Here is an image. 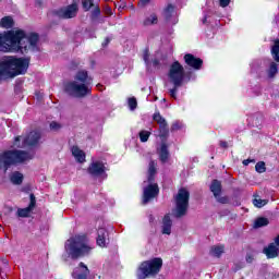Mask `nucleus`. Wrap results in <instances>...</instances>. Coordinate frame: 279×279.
Here are the masks:
<instances>
[{"label":"nucleus","mask_w":279,"mask_h":279,"mask_svg":"<svg viewBox=\"0 0 279 279\" xmlns=\"http://www.w3.org/2000/svg\"><path fill=\"white\" fill-rule=\"evenodd\" d=\"M90 82H93V78L88 76V72L81 70L75 74L74 81H70L64 85V92L75 99H84V97H88L93 93V88L89 86Z\"/></svg>","instance_id":"f257e3e1"},{"label":"nucleus","mask_w":279,"mask_h":279,"mask_svg":"<svg viewBox=\"0 0 279 279\" xmlns=\"http://www.w3.org/2000/svg\"><path fill=\"white\" fill-rule=\"evenodd\" d=\"M29 69V59L3 57L0 59V80H12L25 75Z\"/></svg>","instance_id":"f03ea898"},{"label":"nucleus","mask_w":279,"mask_h":279,"mask_svg":"<svg viewBox=\"0 0 279 279\" xmlns=\"http://www.w3.org/2000/svg\"><path fill=\"white\" fill-rule=\"evenodd\" d=\"M65 254L62 256L63 260L66 263L69 258L72 260H77V258H84L93 252V246L88 242V239L84 235H75L65 241L64 244Z\"/></svg>","instance_id":"7ed1b4c3"},{"label":"nucleus","mask_w":279,"mask_h":279,"mask_svg":"<svg viewBox=\"0 0 279 279\" xmlns=\"http://www.w3.org/2000/svg\"><path fill=\"white\" fill-rule=\"evenodd\" d=\"M34 155L25 150H7L0 154V175L2 173H8V169L12 165H21L25 160H32Z\"/></svg>","instance_id":"20e7f679"},{"label":"nucleus","mask_w":279,"mask_h":279,"mask_svg":"<svg viewBox=\"0 0 279 279\" xmlns=\"http://www.w3.org/2000/svg\"><path fill=\"white\" fill-rule=\"evenodd\" d=\"M17 51L29 53V51H40V36L38 33H27L23 31V36L16 39Z\"/></svg>","instance_id":"39448f33"},{"label":"nucleus","mask_w":279,"mask_h":279,"mask_svg":"<svg viewBox=\"0 0 279 279\" xmlns=\"http://www.w3.org/2000/svg\"><path fill=\"white\" fill-rule=\"evenodd\" d=\"M168 80L170 84H173V88L169 90L170 96L173 99H178L177 93L178 88L184 84V66L180 62L175 61L170 65L168 72Z\"/></svg>","instance_id":"423d86ee"},{"label":"nucleus","mask_w":279,"mask_h":279,"mask_svg":"<svg viewBox=\"0 0 279 279\" xmlns=\"http://www.w3.org/2000/svg\"><path fill=\"white\" fill-rule=\"evenodd\" d=\"M23 29L9 31L0 33V51L8 53V51H19L17 38H22Z\"/></svg>","instance_id":"0eeeda50"},{"label":"nucleus","mask_w":279,"mask_h":279,"mask_svg":"<svg viewBox=\"0 0 279 279\" xmlns=\"http://www.w3.org/2000/svg\"><path fill=\"white\" fill-rule=\"evenodd\" d=\"M189 199H191V193H189L186 189H180L174 197L175 206L172 210V215L175 219L186 217V213H189Z\"/></svg>","instance_id":"6e6552de"},{"label":"nucleus","mask_w":279,"mask_h":279,"mask_svg":"<svg viewBox=\"0 0 279 279\" xmlns=\"http://www.w3.org/2000/svg\"><path fill=\"white\" fill-rule=\"evenodd\" d=\"M160 269H162V258H154L143 262L137 269V278H153L154 276H157V274H160Z\"/></svg>","instance_id":"1a4fd4ad"},{"label":"nucleus","mask_w":279,"mask_h":279,"mask_svg":"<svg viewBox=\"0 0 279 279\" xmlns=\"http://www.w3.org/2000/svg\"><path fill=\"white\" fill-rule=\"evenodd\" d=\"M40 132L32 131L24 136H17L14 140V147H36L40 143Z\"/></svg>","instance_id":"9d476101"},{"label":"nucleus","mask_w":279,"mask_h":279,"mask_svg":"<svg viewBox=\"0 0 279 279\" xmlns=\"http://www.w3.org/2000/svg\"><path fill=\"white\" fill-rule=\"evenodd\" d=\"M214 197L219 202V204H228L229 199L227 196H221L222 193V185L221 181L215 179L211 181V184L209 186Z\"/></svg>","instance_id":"9b49d317"},{"label":"nucleus","mask_w":279,"mask_h":279,"mask_svg":"<svg viewBox=\"0 0 279 279\" xmlns=\"http://www.w3.org/2000/svg\"><path fill=\"white\" fill-rule=\"evenodd\" d=\"M77 4L73 3L63 9L54 11V15L59 19H75L77 16Z\"/></svg>","instance_id":"f8f14e48"},{"label":"nucleus","mask_w":279,"mask_h":279,"mask_svg":"<svg viewBox=\"0 0 279 279\" xmlns=\"http://www.w3.org/2000/svg\"><path fill=\"white\" fill-rule=\"evenodd\" d=\"M87 171L94 178H101L106 174V166H104L102 161H93Z\"/></svg>","instance_id":"ddd939ff"},{"label":"nucleus","mask_w":279,"mask_h":279,"mask_svg":"<svg viewBox=\"0 0 279 279\" xmlns=\"http://www.w3.org/2000/svg\"><path fill=\"white\" fill-rule=\"evenodd\" d=\"M158 193H159L158 184H156V183L148 184V186H146L144 189L143 204H149V202H151V199H154V197L158 196Z\"/></svg>","instance_id":"4468645a"},{"label":"nucleus","mask_w":279,"mask_h":279,"mask_svg":"<svg viewBox=\"0 0 279 279\" xmlns=\"http://www.w3.org/2000/svg\"><path fill=\"white\" fill-rule=\"evenodd\" d=\"M154 121L158 123L159 125V136L161 138H165V136H168L169 134V124L167 123V120L160 116V112H157L153 116Z\"/></svg>","instance_id":"2eb2a0df"},{"label":"nucleus","mask_w":279,"mask_h":279,"mask_svg":"<svg viewBox=\"0 0 279 279\" xmlns=\"http://www.w3.org/2000/svg\"><path fill=\"white\" fill-rule=\"evenodd\" d=\"M72 276L74 279H88V276H90V270L88 269L87 265L81 262L72 272Z\"/></svg>","instance_id":"dca6fc26"},{"label":"nucleus","mask_w":279,"mask_h":279,"mask_svg":"<svg viewBox=\"0 0 279 279\" xmlns=\"http://www.w3.org/2000/svg\"><path fill=\"white\" fill-rule=\"evenodd\" d=\"M29 197H31V203L28 207L17 209V213H16L17 217H23V218L29 217L34 208H36V196H34V194H31Z\"/></svg>","instance_id":"f3484780"},{"label":"nucleus","mask_w":279,"mask_h":279,"mask_svg":"<svg viewBox=\"0 0 279 279\" xmlns=\"http://www.w3.org/2000/svg\"><path fill=\"white\" fill-rule=\"evenodd\" d=\"M185 63L189 66H192V69H195V71H199L202 69V65L204 64V61L199 58H195V56L187 53L184 56Z\"/></svg>","instance_id":"a211bd4d"},{"label":"nucleus","mask_w":279,"mask_h":279,"mask_svg":"<svg viewBox=\"0 0 279 279\" xmlns=\"http://www.w3.org/2000/svg\"><path fill=\"white\" fill-rule=\"evenodd\" d=\"M173 226V221L171 220V216L169 214L165 215L162 218L161 232L163 234H171V228Z\"/></svg>","instance_id":"6ab92c4d"},{"label":"nucleus","mask_w":279,"mask_h":279,"mask_svg":"<svg viewBox=\"0 0 279 279\" xmlns=\"http://www.w3.org/2000/svg\"><path fill=\"white\" fill-rule=\"evenodd\" d=\"M263 253L266 254L267 258H278L279 248L275 243H270L268 246L264 247Z\"/></svg>","instance_id":"aec40b11"},{"label":"nucleus","mask_w":279,"mask_h":279,"mask_svg":"<svg viewBox=\"0 0 279 279\" xmlns=\"http://www.w3.org/2000/svg\"><path fill=\"white\" fill-rule=\"evenodd\" d=\"M72 156L75 158L76 162H86V153L84 150L80 149L77 146H73L72 149Z\"/></svg>","instance_id":"412c9836"},{"label":"nucleus","mask_w":279,"mask_h":279,"mask_svg":"<svg viewBox=\"0 0 279 279\" xmlns=\"http://www.w3.org/2000/svg\"><path fill=\"white\" fill-rule=\"evenodd\" d=\"M106 239H108V231H106L104 228H100L98 230L97 245H99V247H106Z\"/></svg>","instance_id":"4be33fe9"},{"label":"nucleus","mask_w":279,"mask_h":279,"mask_svg":"<svg viewBox=\"0 0 279 279\" xmlns=\"http://www.w3.org/2000/svg\"><path fill=\"white\" fill-rule=\"evenodd\" d=\"M157 154L161 162H167V160H169V148L167 147V144H161L160 148L157 149Z\"/></svg>","instance_id":"5701e85b"},{"label":"nucleus","mask_w":279,"mask_h":279,"mask_svg":"<svg viewBox=\"0 0 279 279\" xmlns=\"http://www.w3.org/2000/svg\"><path fill=\"white\" fill-rule=\"evenodd\" d=\"M0 27L2 29H12L14 27V19L10 15L2 17L0 20Z\"/></svg>","instance_id":"b1692460"},{"label":"nucleus","mask_w":279,"mask_h":279,"mask_svg":"<svg viewBox=\"0 0 279 279\" xmlns=\"http://www.w3.org/2000/svg\"><path fill=\"white\" fill-rule=\"evenodd\" d=\"M223 252H226L225 245H215V246H211L209 254L211 256H215L216 258H220L221 254H223Z\"/></svg>","instance_id":"393cba45"},{"label":"nucleus","mask_w":279,"mask_h":279,"mask_svg":"<svg viewBox=\"0 0 279 279\" xmlns=\"http://www.w3.org/2000/svg\"><path fill=\"white\" fill-rule=\"evenodd\" d=\"M23 173L19 171H14L10 174V181L12 182V184H23Z\"/></svg>","instance_id":"a878e982"},{"label":"nucleus","mask_w":279,"mask_h":279,"mask_svg":"<svg viewBox=\"0 0 279 279\" xmlns=\"http://www.w3.org/2000/svg\"><path fill=\"white\" fill-rule=\"evenodd\" d=\"M156 161L151 160L148 166V182H154V175H156Z\"/></svg>","instance_id":"bb28decb"},{"label":"nucleus","mask_w":279,"mask_h":279,"mask_svg":"<svg viewBox=\"0 0 279 279\" xmlns=\"http://www.w3.org/2000/svg\"><path fill=\"white\" fill-rule=\"evenodd\" d=\"M175 8L173 7V4H169L166 10H165V19L167 21H171V19H173V16H175Z\"/></svg>","instance_id":"cd10ccee"},{"label":"nucleus","mask_w":279,"mask_h":279,"mask_svg":"<svg viewBox=\"0 0 279 279\" xmlns=\"http://www.w3.org/2000/svg\"><path fill=\"white\" fill-rule=\"evenodd\" d=\"M271 56L275 62H279V39H277L275 45L271 47Z\"/></svg>","instance_id":"c85d7f7f"},{"label":"nucleus","mask_w":279,"mask_h":279,"mask_svg":"<svg viewBox=\"0 0 279 279\" xmlns=\"http://www.w3.org/2000/svg\"><path fill=\"white\" fill-rule=\"evenodd\" d=\"M278 74V63L271 62L268 70V77L274 78Z\"/></svg>","instance_id":"c756f323"},{"label":"nucleus","mask_w":279,"mask_h":279,"mask_svg":"<svg viewBox=\"0 0 279 279\" xmlns=\"http://www.w3.org/2000/svg\"><path fill=\"white\" fill-rule=\"evenodd\" d=\"M158 24V16L156 14H151L150 16L144 20V25H157Z\"/></svg>","instance_id":"7c9ffc66"},{"label":"nucleus","mask_w":279,"mask_h":279,"mask_svg":"<svg viewBox=\"0 0 279 279\" xmlns=\"http://www.w3.org/2000/svg\"><path fill=\"white\" fill-rule=\"evenodd\" d=\"M253 204L254 206H256V208H263V206H267V204H269L268 199H262L260 197H255L253 199Z\"/></svg>","instance_id":"2f4dec72"},{"label":"nucleus","mask_w":279,"mask_h":279,"mask_svg":"<svg viewBox=\"0 0 279 279\" xmlns=\"http://www.w3.org/2000/svg\"><path fill=\"white\" fill-rule=\"evenodd\" d=\"M264 226H269V220L267 218H257L254 222V228H263Z\"/></svg>","instance_id":"473e14b6"},{"label":"nucleus","mask_w":279,"mask_h":279,"mask_svg":"<svg viewBox=\"0 0 279 279\" xmlns=\"http://www.w3.org/2000/svg\"><path fill=\"white\" fill-rule=\"evenodd\" d=\"M255 170L257 171V173H265V171H267V167L265 166V161H258L255 165Z\"/></svg>","instance_id":"72a5a7b5"},{"label":"nucleus","mask_w":279,"mask_h":279,"mask_svg":"<svg viewBox=\"0 0 279 279\" xmlns=\"http://www.w3.org/2000/svg\"><path fill=\"white\" fill-rule=\"evenodd\" d=\"M82 5L86 12L90 10L92 8H95V3H93V0H82Z\"/></svg>","instance_id":"f704fd0d"},{"label":"nucleus","mask_w":279,"mask_h":279,"mask_svg":"<svg viewBox=\"0 0 279 279\" xmlns=\"http://www.w3.org/2000/svg\"><path fill=\"white\" fill-rule=\"evenodd\" d=\"M49 128H50L51 132H60L62 124L60 122L52 121V122H50Z\"/></svg>","instance_id":"c9c22d12"},{"label":"nucleus","mask_w":279,"mask_h":279,"mask_svg":"<svg viewBox=\"0 0 279 279\" xmlns=\"http://www.w3.org/2000/svg\"><path fill=\"white\" fill-rule=\"evenodd\" d=\"M130 110H136V107L138 106V102H136V98L132 97L128 100Z\"/></svg>","instance_id":"e433bc0d"},{"label":"nucleus","mask_w":279,"mask_h":279,"mask_svg":"<svg viewBox=\"0 0 279 279\" xmlns=\"http://www.w3.org/2000/svg\"><path fill=\"white\" fill-rule=\"evenodd\" d=\"M151 133H149V132H147V131H142L141 133H140V138H141V141H142V143H147V141H149V135H150Z\"/></svg>","instance_id":"4c0bfd02"},{"label":"nucleus","mask_w":279,"mask_h":279,"mask_svg":"<svg viewBox=\"0 0 279 279\" xmlns=\"http://www.w3.org/2000/svg\"><path fill=\"white\" fill-rule=\"evenodd\" d=\"M92 14L93 16H99L101 14V10L98 7H94Z\"/></svg>","instance_id":"58836bf2"},{"label":"nucleus","mask_w":279,"mask_h":279,"mask_svg":"<svg viewBox=\"0 0 279 279\" xmlns=\"http://www.w3.org/2000/svg\"><path fill=\"white\" fill-rule=\"evenodd\" d=\"M230 5V0H220V8H228Z\"/></svg>","instance_id":"ea45409f"},{"label":"nucleus","mask_w":279,"mask_h":279,"mask_svg":"<svg viewBox=\"0 0 279 279\" xmlns=\"http://www.w3.org/2000/svg\"><path fill=\"white\" fill-rule=\"evenodd\" d=\"M144 61L146 62V64L149 63V50L144 51Z\"/></svg>","instance_id":"a19ab883"},{"label":"nucleus","mask_w":279,"mask_h":279,"mask_svg":"<svg viewBox=\"0 0 279 279\" xmlns=\"http://www.w3.org/2000/svg\"><path fill=\"white\" fill-rule=\"evenodd\" d=\"M250 162H256V160H254V159H245V160H243L244 167H247V165H250Z\"/></svg>","instance_id":"79ce46f5"},{"label":"nucleus","mask_w":279,"mask_h":279,"mask_svg":"<svg viewBox=\"0 0 279 279\" xmlns=\"http://www.w3.org/2000/svg\"><path fill=\"white\" fill-rule=\"evenodd\" d=\"M220 147L228 149V142H220Z\"/></svg>","instance_id":"37998d69"},{"label":"nucleus","mask_w":279,"mask_h":279,"mask_svg":"<svg viewBox=\"0 0 279 279\" xmlns=\"http://www.w3.org/2000/svg\"><path fill=\"white\" fill-rule=\"evenodd\" d=\"M272 243L276 245V247L279 248V235H277V236L275 238V242H272Z\"/></svg>","instance_id":"c03bdc74"},{"label":"nucleus","mask_w":279,"mask_h":279,"mask_svg":"<svg viewBox=\"0 0 279 279\" xmlns=\"http://www.w3.org/2000/svg\"><path fill=\"white\" fill-rule=\"evenodd\" d=\"M149 1H151V0H142L141 2H140V5H147V3H149Z\"/></svg>","instance_id":"a18cd8bd"},{"label":"nucleus","mask_w":279,"mask_h":279,"mask_svg":"<svg viewBox=\"0 0 279 279\" xmlns=\"http://www.w3.org/2000/svg\"><path fill=\"white\" fill-rule=\"evenodd\" d=\"M109 44H110V39L106 38L105 43H102V47H108Z\"/></svg>","instance_id":"49530a36"},{"label":"nucleus","mask_w":279,"mask_h":279,"mask_svg":"<svg viewBox=\"0 0 279 279\" xmlns=\"http://www.w3.org/2000/svg\"><path fill=\"white\" fill-rule=\"evenodd\" d=\"M246 260H247L248 263H252V262L254 260V257H252V255H248V256L246 257Z\"/></svg>","instance_id":"de8ad7c7"},{"label":"nucleus","mask_w":279,"mask_h":279,"mask_svg":"<svg viewBox=\"0 0 279 279\" xmlns=\"http://www.w3.org/2000/svg\"><path fill=\"white\" fill-rule=\"evenodd\" d=\"M153 64H154V66H158V64H160V62L158 60H154Z\"/></svg>","instance_id":"09e8293b"},{"label":"nucleus","mask_w":279,"mask_h":279,"mask_svg":"<svg viewBox=\"0 0 279 279\" xmlns=\"http://www.w3.org/2000/svg\"><path fill=\"white\" fill-rule=\"evenodd\" d=\"M107 14H110V15H112V10H110V9H107Z\"/></svg>","instance_id":"8fccbe9b"},{"label":"nucleus","mask_w":279,"mask_h":279,"mask_svg":"<svg viewBox=\"0 0 279 279\" xmlns=\"http://www.w3.org/2000/svg\"><path fill=\"white\" fill-rule=\"evenodd\" d=\"M120 8L123 10V8H125V2H122Z\"/></svg>","instance_id":"3c124183"},{"label":"nucleus","mask_w":279,"mask_h":279,"mask_svg":"<svg viewBox=\"0 0 279 279\" xmlns=\"http://www.w3.org/2000/svg\"><path fill=\"white\" fill-rule=\"evenodd\" d=\"M2 263H3L4 265H8V260H5V259H3Z\"/></svg>","instance_id":"603ef678"},{"label":"nucleus","mask_w":279,"mask_h":279,"mask_svg":"<svg viewBox=\"0 0 279 279\" xmlns=\"http://www.w3.org/2000/svg\"><path fill=\"white\" fill-rule=\"evenodd\" d=\"M172 23H178V20H175V17L173 19Z\"/></svg>","instance_id":"864d4df0"},{"label":"nucleus","mask_w":279,"mask_h":279,"mask_svg":"<svg viewBox=\"0 0 279 279\" xmlns=\"http://www.w3.org/2000/svg\"><path fill=\"white\" fill-rule=\"evenodd\" d=\"M97 88H101V84H98V85H97Z\"/></svg>","instance_id":"5fc2aeb1"},{"label":"nucleus","mask_w":279,"mask_h":279,"mask_svg":"<svg viewBox=\"0 0 279 279\" xmlns=\"http://www.w3.org/2000/svg\"><path fill=\"white\" fill-rule=\"evenodd\" d=\"M243 268V265H240L239 269Z\"/></svg>","instance_id":"6e6d98bb"},{"label":"nucleus","mask_w":279,"mask_h":279,"mask_svg":"<svg viewBox=\"0 0 279 279\" xmlns=\"http://www.w3.org/2000/svg\"><path fill=\"white\" fill-rule=\"evenodd\" d=\"M203 23H206V19L203 21Z\"/></svg>","instance_id":"4d7b16f0"}]
</instances>
